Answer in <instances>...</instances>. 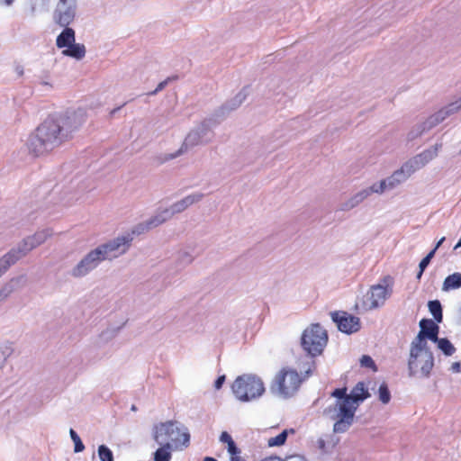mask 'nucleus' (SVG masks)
<instances>
[{"label": "nucleus", "instance_id": "2f4dec72", "mask_svg": "<svg viewBox=\"0 0 461 461\" xmlns=\"http://www.w3.org/2000/svg\"><path fill=\"white\" fill-rule=\"evenodd\" d=\"M429 312L434 317L437 322L442 321V307L439 301H429L428 303Z\"/></svg>", "mask_w": 461, "mask_h": 461}, {"label": "nucleus", "instance_id": "f704fd0d", "mask_svg": "<svg viewBox=\"0 0 461 461\" xmlns=\"http://www.w3.org/2000/svg\"><path fill=\"white\" fill-rule=\"evenodd\" d=\"M52 231L50 230L45 229L41 230L35 232L33 235V239L38 246L43 244L50 237H51Z\"/></svg>", "mask_w": 461, "mask_h": 461}, {"label": "nucleus", "instance_id": "9b49d317", "mask_svg": "<svg viewBox=\"0 0 461 461\" xmlns=\"http://www.w3.org/2000/svg\"><path fill=\"white\" fill-rule=\"evenodd\" d=\"M103 261L102 250L97 246L86 253L69 271L70 276L82 278L95 270Z\"/></svg>", "mask_w": 461, "mask_h": 461}, {"label": "nucleus", "instance_id": "bb28decb", "mask_svg": "<svg viewBox=\"0 0 461 461\" xmlns=\"http://www.w3.org/2000/svg\"><path fill=\"white\" fill-rule=\"evenodd\" d=\"M14 347L10 341L0 344V369L4 367L7 359L14 354Z\"/></svg>", "mask_w": 461, "mask_h": 461}, {"label": "nucleus", "instance_id": "49530a36", "mask_svg": "<svg viewBox=\"0 0 461 461\" xmlns=\"http://www.w3.org/2000/svg\"><path fill=\"white\" fill-rule=\"evenodd\" d=\"M449 370L453 373H459L461 371V365L459 362H454L451 364Z\"/></svg>", "mask_w": 461, "mask_h": 461}, {"label": "nucleus", "instance_id": "412c9836", "mask_svg": "<svg viewBox=\"0 0 461 461\" xmlns=\"http://www.w3.org/2000/svg\"><path fill=\"white\" fill-rule=\"evenodd\" d=\"M421 330L418 335H421L424 338L428 337L432 341L438 340V326L435 324L431 320L423 319L420 321Z\"/></svg>", "mask_w": 461, "mask_h": 461}, {"label": "nucleus", "instance_id": "b1692460", "mask_svg": "<svg viewBox=\"0 0 461 461\" xmlns=\"http://www.w3.org/2000/svg\"><path fill=\"white\" fill-rule=\"evenodd\" d=\"M66 28L57 38V46L59 48H68L75 42V32L71 28Z\"/></svg>", "mask_w": 461, "mask_h": 461}, {"label": "nucleus", "instance_id": "79ce46f5", "mask_svg": "<svg viewBox=\"0 0 461 461\" xmlns=\"http://www.w3.org/2000/svg\"><path fill=\"white\" fill-rule=\"evenodd\" d=\"M360 365L365 367L372 368L374 371L376 370L375 364L369 356H362V357L360 358Z\"/></svg>", "mask_w": 461, "mask_h": 461}, {"label": "nucleus", "instance_id": "aec40b11", "mask_svg": "<svg viewBox=\"0 0 461 461\" xmlns=\"http://www.w3.org/2000/svg\"><path fill=\"white\" fill-rule=\"evenodd\" d=\"M204 194L199 192L193 193L191 194L186 195L183 199L174 203L168 208H167V212L170 213L171 218L176 214L185 211L188 207L193 204H195L202 201Z\"/></svg>", "mask_w": 461, "mask_h": 461}, {"label": "nucleus", "instance_id": "680f3d73", "mask_svg": "<svg viewBox=\"0 0 461 461\" xmlns=\"http://www.w3.org/2000/svg\"><path fill=\"white\" fill-rule=\"evenodd\" d=\"M458 248H461V237H460V240L459 241L456 243V245L455 246V249H458Z\"/></svg>", "mask_w": 461, "mask_h": 461}, {"label": "nucleus", "instance_id": "c756f323", "mask_svg": "<svg viewBox=\"0 0 461 461\" xmlns=\"http://www.w3.org/2000/svg\"><path fill=\"white\" fill-rule=\"evenodd\" d=\"M289 433H294V430L293 429H290V430L285 429L277 436L269 438L267 439V446L270 447L283 446L285 443Z\"/></svg>", "mask_w": 461, "mask_h": 461}, {"label": "nucleus", "instance_id": "f8f14e48", "mask_svg": "<svg viewBox=\"0 0 461 461\" xmlns=\"http://www.w3.org/2000/svg\"><path fill=\"white\" fill-rule=\"evenodd\" d=\"M210 132L209 123L206 122L196 124L186 135L182 146L176 154L169 156V158H175L177 156L185 153L190 149L203 144L207 140L208 134Z\"/></svg>", "mask_w": 461, "mask_h": 461}, {"label": "nucleus", "instance_id": "6e6d98bb", "mask_svg": "<svg viewBox=\"0 0 461 461\" xmlns=\"http://www.w3.org/2000/svg\"><path fill=\"white\" fill-rule=\"evenodd\" d=\"M445 240V238H441L438 243L436 244L435 248L432 249V251H434V253L436 252V250L441 246V244L443 243V241Z\"/></svg>", "mask_w": 461, "mask_h": 461}, {"label": "nucleus", "instance_id": "de8ad7c7", "mask_svg": "<svg viewBox=\"0 0 461 461\" xmlns=\"http://www.w3.org/2000/svg\"><path fill=\"white\" fill-rule=\"evenodd\" d=\"M283 461H306V460L302 456L294 455V456H291L286 457Z\"/></svg>", "mask_w": 461, "mask_h": 461}, {"label": "nucleus", "instance_id": "2eb2a0df", "mask_svg": "<svg viewBox=\"0 0 461 461\" xmlns=\"http://www.w3.org/2000/svg\"><path fill=\"white\" fill-rule=\"evenodd\" d=\"M39 247L33 237L28 236L13 248L9 252L4 255V258L11 266L15 264L19 259L25 257L30 251Z\"/></svg>", "mask_w": 461, "mask_h": 461}, {"label": "nucleus", "instance_id": "c03bdc74", "mask_svg": "<svg viewBox=\"0 0 461 461\" xmlns=\"http://www.w3.org/2000/svg\"><path fill=\"white\" fill-rule=\"evenodd\" d=\"M220 441L229 445L232 443L233 439L231 438L230 435L228 432L223 431L220 436Z\"/></svg>", "mask_w": 461, "mask_h": 461}, {"label": "nucleus", "instance_id": "5701e85b", "mask_svg": "<svg viewBox=\"0 0 461 461\" xmlns=\"http://www.w3.org/2000/svg\"><path fill=\"white\" fill-rule=\"evenodd\" d=\"M459 288H461V273L456 272L445 278L441 290L449 292Z\"/></svg>", "mask_w": 461, "mask_h": 461}, {"label": "nucleus", "instance_id": "dca6fc26", "mask_svg": "<svg viewBox=\"0 0 461 461\" xmlns=\"http://www.w3.org/2000/svg\"><path fill=\"white\" fill-rule=\"evenodd\" d=\"M331 318L339 330L344 333H354L360 329L359 318L350 315L346 312H334L331 314Z\"/></svg>", "mask_w": 461, "mask_h": 461}, {"label": "nucleus", "instance_id": "09e8293b", "mask_svg": "<svg viewBox=\"0 0 461 461\" xmlns=\"http://www.w3.org/2000/svg\"><path fill=\"white\" fill-rule=\"evenodd\" d=\"M224 381H225V375L219 376L214 384L215 389L219 390L222 386Z\"/></svg>", "mask_w": 461, "mask_h": 461}, {"label": "nucleus", "instance_id": "393cba45", "mask_svg": "<svg viewBox=\"0 0 461 461\" xmlns=\"http://www.w3.org/2000/svg\"><path fill=\"white\" fill-rule=\"evenodd\" d=\"M446 119V112H443L442 109H440L435 113L429 116L425 121H423V123L429 131L437 125H438L439 123H441L442 122H444Z\"/></svg>", "mask_w": 461, "mask_h": 461}, {"label": "nucleus", "instance_id": "a211bd4d", "mask_svg": "<svg viewBox=\"0 0 461 461\" xmlns=\"http://www.w3.org/2000/svg\"><path fill=\"white\" fill-rule=\"evenodd\" d=\"M412 174L413 173L406 163L402 164L399 169L395 170L391 176L384 179L386 191L395 189L397 186L404 183Z\"/></svg>", "mask_w": 461, "mask_h": 461}, {"label": "nucleus", "instance_id": "4468645a", "mask_svg": "<svg viewBox=\"0 0 461 461\" xmlns=\"http://www.w3.org/2000/svg\"><path fill=\"white\" fill-rule=\"evenodd\" d=\"M440 149H441V144L436 143L435 145L429 148L428 149H425L421 153L410 158L405 163L409 167V168L411 170V172L414 174L417 170L422 168L428 163H429L431 160L436 158L438 155Z\"/></svg>", "mask_w": 461, "mask_h": 461}, {"label": "nucleus", "instance_id": "a18cd8bd", "mask_svg": "<svg viewBox=\"0 0 461 461\" xmlns=\"http://www.w3.org/2000/svg\"><path fill=\"white\" fill-rule=\"evenodd\" d=\"M228 452L230 455V456H236L240 454L239 449L237 448L234 441L232 443L228 445Z\"/></svg>", "mask_w": 461, "mask_h": 461}, {"label": "nucleus", "instance_id": "cd10ccee", "mask_svg": "<svg viewBox=\"0 0 461 461\" xmlns=\"http://www.w3.org/2000/svg\"><path fill=\"white\" fill-rule=\"evenodd\" d=\"M66 56H69L75 58L77 59H81L86 54L85 46L82 44H76L75 42L68 46L62 52Z\"/></svg>", "mask_w": 461, "mask_h": 461}, {"label": "nucleus", "instance_id": "4d7b16f0", "mask_svg": "<svg viewBox=\"0 0 461 461\" xmlns=\"http://www.w3.org/2000/svg\"><path fill=\"white\" fill-rule=\"evenodd\" d=\"M262 461H283L280 457L278 456H270L268 458H266Z\"/></svg>", "mask_w": 461, "mask_h": 461}, {"label": "nucleus", "instance_id": "603ef678", "mask_svg": "<svg viewBox=\"0 0 461 461\" xmlns=\"http://www.w3.org/2000/svg\"><path fill=\"white\" fill-rule=\"evenodd\" d=\"M114 335V330H106L102 333V337L106 339L111 338Z\"/></svg>", "mask_w": 461, "mask_h": 461}, {"label": "nucleus", "instance_id": "39448f33", "mask_svg": "<svg viewBox=\"0 0 461 461\" xmlns=\"http://www.w3.org/2000/svg\"><path fill=\"white\" fill-rule=\"evenodd\" d=\"M231 392L241 402H249L259 399L266 392L263 380L252 374L238 376L231 384Z\"/></svg>", "mask_w": 461, "mask_h": 461}, {"label": "nucleus", "instance_id": "ea45409f", "mask_svg": "<svg viewBox=\"0 0 461 461\" xmlns=\"http://www.w3.org/2000/svg\"><path fill=\"white\" fill-rule=\"evenodd\" d=\"M434 251H430L420 262V265H419V268H420V271L419 273L417 274V278L418 279H420L421 276H422V273L424 272L425 268L428 267V265L429 264L431 258L434 257Z\"/></svg>", "mask_w": 461, "mask_h": 461}, {"label": "nucleus", "instance_id": "4c0bfd02", "mask_svg": "<svg viewBox=\"0 0 461 461\" xmlns=\"http://www.w3.org/2000/svg\"><path fill=\"white\" fill-rule=\"evenodd\" d=\"M97 452L100 461H113V452L106 446H99Z\"/></svg>", "mask_w": 461, "mask_h": 461}, {"label": "nucleus", "instance_id": "3c124183", "mask_svg": "<svg viewBox=\"0 0 461 461\" xmlns=\"http://www.w3.org/2000/svg\"><path fill=\"white\" fill-rule=\"evenodd\" d=\"M40 84L42 86H46L51 87V83L49 81L48 77H42L40 79Z\"/></svg>", "mask_w": 461, "mask_h": 461}, {"label": "nucleus", "instance_id": "423d86ee", "mask_svg": "<svg viewBox=\"0 0 461 461\" xmlns=\"http://www.w3.org/2000/svg\"><path fill=\"white\" fill-rule=\"evenodd\" d=\"M393 294V286L384 278L382 282L373 285L360 297L357 298L355 308L359 312H366L383 307Z\"/></svg>", "mask_w": 461, "mask_h": 461}, {"label": "nucleus", "instance_id": "13d9d810", "mask_svg": "<svg viewBox=\"0 0 461 461\" xmlns=\"http://www.w3.org/2000/svg\"><path fill=\"white\" fill-rule=\"evenodd\" d=\"M14 0H0V4L5 5H11L14 3Z\"/></svg>", "mask_w": 461, "mask_h": 461}, {"label": "nucleus", "instance_id": "e433bc0d", "mask_svg": "<svg viewBox=\"0 0 461 461\" xmlns=\"http://www.w3.org/2000/svg\"><path fill=\"white\" fill-rule=\"evenodd\" d=\"M365 189H366V191L368 192V195L369 196L372 194H382L384 192H387L386 188H385V184L384 182V179L379 181V182L374 183L371 186L366 187Z\"/></svg>", "mask_w": 461, "mask_h": 461}, {"label": "nucleus", "instance_id": "9d476101", "mask_svg": "<svg viewBox=\"0 0 461 461\" xmlns=\"http://www.w3.org/2000/svg\"><path fill=\"white\" fill-rule=\"evenodd\" d=\"M86 111L85 108L68 109L64 113L54 118L59 122L62 133H65L67 139L73 131L78 130L86 120Z\"/></svg>", "mask_w": 461, "mask_h": 461}, {"label": "nucleus", "instance_id": "1a4fd4ad", "mask_svg": "<svg viewBox=\"0 0 461 461\" xmlns=\"http://www.w3.org/2000/svg\"><path fill=\"white\" fill-rule=\"evenodd\" d=\"M134 234L133 231L127 232L100 244L98 247L102 250L104 260H113L124 255L131 248Z\"/></svg>", "mask_w": 461, "mask_h": 461}, {"label": "nucleus", "instance_id": "7ed1b4c3", "mask_svg": "<svg viewBox=\"0 0 461 461\" xmlns=\"http://www.w3.org/2000/svg\"><path fill=\"white\" fill-rule=\"evenodd\" d=\"M433 366V355L428 348L426 339L423 336L417 335L410 348L409 375L417 378H427L429 376Z\"/></svg>", "mask_w": 461, "mask_h": 461}, {"label": "nucleus", "instance_id": "8fccbe9b", "mask_svg": "<svg viewBox=\"0 0 461 461\" xmlns=\"http://www.w3.org/2000/svg\"><path fill=\"white\" fill-rule=\"evenodd\" d=\"M167 84V80H165V81H162L160 82L157 88L151 93L152 95H155L157 94L158 92L161 91Z\"/></svg>", "mask_w": 461, "mask_h": 461}, {"label": "nucleus", "instance_id": "20e7f679", "mask_svg": "<svg viewBox=\"0 0 461 461\" xmlns=\"http://www.w3.org/2000/svg\"><path fill=\"white\" fill-rule=\"evenodd\" d=\"M153 438L157 444H171L174 449H182L189 446L190 434L184 425L167 421L154 427Z\"/></svg>", "mask_w": 461, "mask_h": 461}, {"label": "nucleus", "instance_id": "58836bf2", "mask_svg": "<svg viewBox=\"0 0 461 461\" xmlns=\"http://www.w3.org/2000/svg\"><path fill=\"white\" fill-rule=\"evenodd\" d=\"M378 393H379V400L384 404H387L390 402V400H391V393H390V392L388 390L387 385L384 383H383L379 386Z\"/></svg>", "mask_w": 461, "mask_h": 461}, {"label": "nucleus", "instance_id": "473e14b6", "mask_svg": "<svg viewBox=\"0 0 461 461\" xmlns=\"http://www.w3.org/2000/svg\"><path fill=\"white\" fill-rule=\"evenodd\" d=\"M438 344V348L446 355V356H451L455 353L456 348L454 346L450 343V341L447 339H438L437 341H435Z\"/></svg>", "mask_w": 461, "mask_h": 461}, {"label": "nucleus", "instance_id": "6ab92c4d", "mask_svg": "<svg viewBox=\"0 0 461 461\" xmlns=\"http://www.w3.org/2000/svg\"><path fill=\"white\" fill-rule=\"evenodd\" d=\"M26 284L27 276L23 274L12 277L0 288V303L7 300L13 293L24 287Z\"/></svg>", "mask_w": 461, "mask_h": 461}, {"label": "nucleus", "instance_id": "a878e982", "mask_svg": "<svg viewBox=\"0 0 461 461\" xmlns=\"http://www.w3.org/2000/svg\"><path fill=\"white\" fill-rule=\"evenodd\" d=\"M160 447L154 453V461H170L171 451L174 449L171 444H158Z\"/></svg>", "mask_w": 461, "mask_h": 461}, {"label": "nucleus", "instance_id": "72a5a7b5", "mask_svg": "<svg viewBox=\"0 0 461 461\" xmlns=\"http://www.w3.org/2000/svg\"><path fill=\"white\" fill-rule=\"evenodd\" d=\"M443 112H446V117H449L461 111V97L448 104L447 105L441 108Z\"/></svg>", "mask_w": 461, "mask_h": 461}, {"label": "nucleus", "instance_id": "c9c22d12", "mask_svg": "<svg viewBox=\"0 0 461 461\" xmlns=\"http://www.w3.org/2000/svg\"><path fill=\"white\" fill-rule=\"evenodd\" d=\"M69 435H70L72 441L74 442V452L75 453L82 452L85 449V445L83 444V442H82L81 438H79V436L77 435V433L73 429H70Z\"/></svg>", "mask_w": 461, "mask_h": 461}, {"label": "nucleus", "instance_id": "bf43d9fd", "mask_svg": "<svg viewBox=\"0 0 461 461\" xmlns=\"http://www.w3.org/2000/svg\"><path fill=\"white\" fill-rule=\"evenodd\" d=\"M318 444H319V447H320L321 448H324V441H323L322 439H320V440L318 441Z\"/></svg>", "mask_w": 461, "mask_h": 461}, {"label": "nucleus", "instance_id": "37998d69", "mask_svg": "<svg viewBox=\"0 0 461 461\" xmlns=\"http://www.w3.org/2000/svg\"><path fill=\"white\" fill-rule=\"evenodd\" d=\"M11 267L9 262L3 257L0 258V276H2Z\"/></svg>", "mask_w": 461, "mask_h": 461}, {"label": "nucleus", "instance_id": "0eeeda50", "mask_svg": "<svg viewBox=\"0 0 461 461\" xmlns=\"http://www.w3.org/2000/svg\"><path fill=\"white\" fill-rule=\"evenodd\" d=\"M302 381L297 371L290 367H283L272 380L270 392L278 398H290L297 393Z\"/></svg>", "mask_w": 461, "mask_h": 461}, {"label": "nucleus", "instance_id": "7c9ffc66", "mask_svg": "<svg viewBox=\"0 0 461 461\" xmlns=\"http://www.w3.org/2000/svg\"><path fill=\"white\" fill-rule=\"evenodd\" d=\"M194 259L193 252L188 249H180L176 255V261L183 266L190 265Z\"/></svg>", "mask_w": 461, "mask_h": 461}, {"label": "nucleus", "instance_id": "ddd939ff", "mask_svg": "<svg viewBox=\"0 0 461 461\" xmlns=\"http://www.w3.org/2000/svg\"><path fill=\"white\" fill-rule=\"evenodd\" d=\"M77 0H58L54 10V20L60 26L69 25L75 19Z\"/></svg>", "mask_w": 461, "mask_h": 461}, {"label": "nucleus", "instance_id": "6e6552de", "mask_svg": "<svg viewBox=\"0 0 461 461\" xmlns=\"http://www.w3.org/2000/svg\"><path fill=\"white\" fill-rule=\"evenodd\" d=\"M328 343L326 330L318 323L311 324L302 333L301 346L309 356H320Z\"/></svg>", "mask_w": 461, "mask_h": 461}, {"label": "nucleus", "instance_id": "f3484780", "mask_svg": "<svg viewBox=\"0 0 461 461\" xmlns=\"http://www.w3.org/2000/svg\"><path fill=\"white\" fill-rule=\"evenodd\" d=\"M169 219H171V216L167 208L158 211L154 216L136 226L133 230V233L140 234L142 232L149 231V230L166 222Z\"/></svg>", "mask_w": 461, "mask_h": 461}, {"label": "nucleus", "instance_id": "864d4df0", "mask_svg": "<svg viewBox=\"0 0 461 461\" xmlns=\"http://www.w3.org/2000/svg\"><path fill=\"white\" fill-rule=\"evenodd\" d=\"M14 70H15L17 75L23 76V68L22 66H20V65L16 66Z\"/></svg>", "mask_w": 461, "mask_h": 461}, {"label": "nucleus", "instance_id": "5fc2aeb1", "mask_svg": "<svg viewBox=\"0 0 461 461\" xmlns=\"http://www.w3.org/2000/svg\"><path fill=\"white\" fill-rule=\"evenodd\" d=\"M230 461H245V459L243 457H241L239 454V455L230 456Z\"/></svg>", "mask_w": 461, "mask_h": 461}, {"label": "nucleus", "instance_id": "052dcab7", "mask_svg": "<svg viewBox=\"0 0 461 461\" xmlns=\"http://www.w3.org/2000/svg\"><path fill=\"white\" fill-rule=\"evenodd\" d=\"M203 461H217V460L213 457L206 456L203 458Z\"/></svg>", "mask_w": 461, "mask_h": 461}, {"label": "nucleus", "instance_id": "a19ab883", "mask_svg": "<svg viewBox=\"0 0 461 461\" xmlns=\"http://www.w3.org/2000/svg\"><path fill=\"white\" fill-rule=\"evenodd\" d=\"M247 98V92L245 90L240 91L236 95L234 99L231 101L233 103V105L231 106V109H235L239 107Z\"/></svg>", "mask_w": 461, "mask_h": 461}, {"label": "nucleus", "instance_id": "4be33fe9", "mask_svg": "<svg viewBox=\"0 0 461 461\" xmlns=\"http://www.w3.org/2000/svg\"><path fill=\"white\" fill-rule=\"evenodd\" d=\"M368 192L366 191V189H362L356 193L354 195H352L349 199H348L346 202L341 203V210L342 211H348L356 206H357L359 203H361L363 201H365L368 197Z\"/></svg>", "mask_w": 461, "mask_h": 461}, {"label": "nucleus", "instance_id": "f03ea898", "mask_svg": "<svg viewBox=\"0 0 461 461\" xmlns=\"http://www.w3.org/2000/svg\"><path fill=\"white\" fill-rule=\"evenodd\" d=\"M59 122L54 116L46 119L27 138L25 145L28 151L34 156H41L51 151L64 140Z\"/></svg>", "mask_w": 461, "mask_h": 461}, {"label": "nucleus", "instance_id": "c85d7f7f", "mask_svg": "<svg viewBox=\"0 0 461 461\" xmlns=\"http://www.w3.org/2000/svg\"><path fill=\"white\" fill-rule=\"evenodd\" d=\"M428 130L426 129V126L424 125L423 122H419L415 124L410 131L406 135V140L408 141H413L416 139L422 136L425 132H427Z\"/></svg>", "mask_w": 461, "mask_h": 461}, {"label": "nucleus", "instance_id": "f257e3e1", "mask_svg": "<svg viewBox=\"0 0 461 461\" xmlns=\"http://www.w3.org/2000/svg\"><path fill=\"white\" fill-rule=\"evenodd\" d=\"M331 396L336 400L333 404L325 409L324 412L335 421L334 432L343 433L352 425L359 404L367 399L370 394L365 384L358 382L350 393H347V388H339L333 391Z\"/></svg>", "mask_w": 461, "mask_h": 461}]
</instances>
